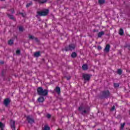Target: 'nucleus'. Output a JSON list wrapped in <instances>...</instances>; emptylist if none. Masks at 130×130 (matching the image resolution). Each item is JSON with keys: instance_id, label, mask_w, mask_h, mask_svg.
<instances>
[{"instance_id": "obj_1", "label": "nucleus", "mask_w": 130, "mask_h": 130, "mask_svg": "<svg viewBox=\"0 0 130 130\" xmlns=\"http://www.w3.org/2000/svg\"><path fill=\"white\" fill-rule=\"evenodd\" d=\"M37 91L40 96H47L48 95V90L47 89H43L42 87H38Z\"/></svg>"}, {"instance_id": "obj_2", "label": "nucleus", "mask_w": 130, "mask_h": 130, "mask_svg": "<svg viewBox=\"0 0 130 130\" xmlns=\"http://www.w3.org/2000/svg\"><path fill=\"white\" fill-rule=\"evenodd\" d=\"M79 111H82L81 114H86V113H88V111L90 110V107L88 106H86L85 107L83 106V105L80 106L78 108Z\"/></svg>"}, {"instance_id": "obj_3", "label": "nucleus", "mask_w": 130, "mask_h": 130, "mask_svg": "<svg viewBox=\"0 0 130 130\" xmlns=\"http://www.w3.org/2000/svg\"><path fill=\"white\" fill-rule=\"evenodd\" d=\"M109 96H110V92H109V90H104L102 92L100 98L101 99H107Z\"/></svg>"}, {"instance_id": "obj_4", "label": "nucleus", "mask_w": 130, "mask_h": 130, "mask_svg": "<svg viewBox=\"0 0 130 130\" xmlns=\"http://www.w3.org/2000/svg\"><path fill=\"white\" fill-rule=\"evenodd\" d=\"M49 13V10L48 9H45L41 11H38L37 14L40 17L47 16Z\"/></svg>"}, {"instance_id": "obj_5", "label": "nucleus", "mask_w": 130, "mask_h": 130, "mask_svg": "<svg viewBox=\"0 0 130 130\" xmlns=\"http://www.w3.org/2000/svg\"><path fill=\"white\" fill-rule=\"evenodd\" d=\"M10 103H11V99H10L9 98H7L4 100V105L6 106V107H8V106L10 105Z\"/></svg>"}, {"instance_id": "obj_6", "label": "nucleus", "mask_w": 130, "mask_h": 130, "mask_svg": "<svg viewBox=\"0 0 130 130\" xmlns=\"http://www.w3.org/2000/svg\"><path fill=\"white\" fill-rule=\"evenodd\" d=\"M26 120H27L28 123L32 124V123H34L35 120L33 118H31L30 116H27L26 117Z\"/></svg>"}, {"instance_id": "obj_7", "label": "nucleus", "mask_w": 130, "mask_h": 130, "mask_svg": "<svg viewBox=\"0 0 130 130\" xmlns=\"http://www.w3.org/2000/svg\"><path fill=\"white\" fill-rule=\"evenodd\" d=\"M83 78L85 80V81H90L91 77L89 74H83Z\"/></svg>"}, {"instance_id": "obj_8", "label": "nucleus", "mask_w": 130, "mask_h": 130, "mask_svg": "<svg viewBox=\"0 0 130 130\" xmlns=\"http://www.w3.org/2000/svg\"><path fill=\"white\" fill-rule=\"evenodd\" d=\"M11 127L13 130L16 129V122L15 121H11Z\"/></svg>"}, {"instance_id": "obj_9", "label": "nucleus", "mask_w": 130, "mask_h": 130, "mask_svg": "<svg viewBox=\"0 0 130 130\" xmlns=\"http://www.w3.org/2000/svg\"><path fill=\"white\" fill-rule=\"evenodd\" d=\"M109 50H110V45L109 44H107L106 45V47L104 50V51H105V52H106L107 53H108V52H109Z\"/></svg>"}, {"instance_id": "obj_10", "label": "nucleus", "mask_w": 130, "mask_h": 130, "mask_svg": "<svg viewBox=\"0 0 130 130\" xmlns=\"http://www.w3.org/2000/svg\"><path fill=\"white\" fill-rule=\"evenodd\" d=\"M105 34V32L104 31L99 32L98 34V37L99 38H101L102 37V36H103V35H104Z\"/></svg>"}, {"instance_id": "obj_11", "label": "nucleus", "mask_w": 130, "mask_h": 130, "mask_svg": "<svg viewBox=\"0 0 130 130\" xmlns=\"http://www.w3.org/2000/svg\"><path fill=\"white\" fill-rule=\"evenodd\" d=\"M44 98L43 96L39 97L38 99V102H39V103H42L44 102Z\"/></svg>"}, {"instance_id": "obj_12", "label": "nucleus", "mask_w": 130, "mask_h": 130, "mask_svg": "<svg viewBox=\"0 0 130 130\" xmlns=\"http://www.w3.org/2000/svg\"><path fill=\"white\" fill-rule=\"evenodd\" d=\"M69 49L72 50H75V48H76V46H75V44H70L69 45Z\"/></svg>"}, {"instance_id": "obj_13", "label": "nucleus", "mask_w": 130, "mask_h": 130, "mask_svg": "<svg viewBox=\"0 0 130 130\" xmlns=\"http://www.w3.org/2000/svg\"><path fill=\"white\" fill-rule=\"evenodd\" d=\"M55 92H56V93L59 95V94H60V88L59 87H56L55 89Z\"/></svg>"}, {"instance_id": "obj_14", "label": "nucleus", "mask_w": 130, "mask_h": 130, "mask_svg": "<svg viewBox=\"0 0 130 130\" xmlns=\"http://www.w3.org/2000/svg\"><path fill=\"white\" fill-rule=\"evenodd\" d=\"M8 17H9V18L11 19V20H13L14 21L16 20V19L15 18V17H14V15L8 14H7Z\"/></svg>"}, {"instance_id": "obj_15", "label": "nucleus", "mask_w": 130, "mask_h": 130, "mask_svg": "<svg viewBox=\"0 0 130 130\" xmlns=\"http://www.w3.org/2000/svg\"><path fill=\"white\" fill-rule=\"evenodd\" d=\"M82 69L83 71H87L88 70V65L87 64H84L82 66Z\"/></svg>"}, {"instance_id": "obj_16", "label": "nucleus", "mask_w": 130, "mask_h": 130, "mask_svg": "<svg viewBox=\"0 0 130 130\" xmlns=\"http://www.w3.org/2000/svg\"><path fill=\"white\" fill-rule=\"evenodd\" d=\"M34 56L35 57H39V56H40V51H38V52H35Z\"/></svg>"}, {"instance_id": "obj_17", "label": "nucleus", "mask_w": 130, "mask_h": 130, "mask_svg": "<svg viewBox=\"0 0 130 130\" xmlns=\"http://www.w3.org/2000/svg\"><path fill=\"white\" fill-rule=\"evenodd\" d=\"M123 34H124L123 29L122 28H120L119 30V35H120L121 36H122Z\"/></svg>"}, {"instance_id": "obj_18", "label": "nucleus", "mask_w": 130, "mask_h": 130, "mask_svg": "<svg viewBox=\"0 0 130 130\" xmlns=\"http://www.w3.org/2000/svg\"><path fill=\"white\" fill-rule=\"evenodd\" d=\"M105 4V0H99V4L101 6V5H104Z\"/></svg>"}, {"instance_id": "obj_19", "label": "nucleus", "mask_w": 130, "mask_h": 130, "mask_svg": "<svg viewBox=\"0 0 130 130\" xmlns=\"http://www.w3.org/2000/svg\"><path fill=\"white\" fill-rule=\"evenodd\" d=\"M77 53L73 52L71 54V57H72L73 58H75V57H77Z\"/></svg>"}, {"instance_id": "obj_20", "label": "nucleus", "mask_w": 130, "mask_h": 130, "mask_svg": "<svg viewBox=\"0 0 130 130\" xmlns=\"http://www.w3.org/2000/svg\"><path fill=\"white\" fill-rule=\"evenodd\" d=\"M8 43L9 45H12L14 44V40H10L9 41H8Z\"/></svg>"}, {"instance_id": "obj_21", "label": "nucleus", "mask_w": 130, "mask_h": 130, "mask_svg": "<svg viewBox=\"0 0 130 130\" xmlns=\"http://www.w3.org/2000/svg\"><path fill=\"white\" fill-rule=\"evenodd\" d=\"M117 74H118V75H119L120 76V75L122 74V70H121V69H118L117 71Z\"/></svg>"}, {"instance_id": "obj_22", "label": "nucleus", "mask_w": 130, "mask_h": 130, "mask_svg": "<svg viewBox=\"0 0 130 130\" xmlns=\"http://www.w3.org/2000/svg\"><path fill=\"white\" fill-rule=\"evenodd\" d=\"M28 38H29V39L30 40H34V39H35V37H34V36H32V35H29V36H28Z\"/></svg>"}, {"instance_id": "obj_23", "label": "nucleus", "mask_w": 130, "mask_h": 130, "mask_svg": "<svg viewBox=\"0 0 130 130\" xmlns=\"http://www.w3.org/2000/svg\"><path fill=\"white\" fill-rule=\"evenodd\" d=\"M124 125H125V123H121L120 129L123 130V127H124Z\"/></svg>"}, {"instance_id": "obj_24", "label": "nucleus", "mask_w": 130, "mask_h": 130, "mask_svg": "<svg viewBox=\"0 0 130 130\" xmlns=\"http://www.w3.org/2000/svg\"><path fill=\"white\" fill-rule=\"evenodd\" d=\"M47 2V0H43V1H39V4H45Z\"/></svg>"}, {"instance_id": "obj_25", "label": "nucleus", "mask_w": 130, "mask_h": 130, "mask_svg": "<svg viewBox=\"0 0 130 130\" xmlns=\"http://www.w3.org/2000/svg\"><path fill=\"white\" fill-rule=\"evenodd\" d=\"M19 30L20 32H23V31H24V27H23V26H19Z\"/></svg>"}, {"instance_id": "obj_26", "label": "nucleus", "mask_w": 130, "mask_h": 130, "mask_svg": "<svg viewBox=\"0 0 130 130\" xmlns=\"http://www.w3.org/2000/svg\"><path fill=\"white\" fill-rule=\"evenodd\" d=\"M5 127V125L3 123V122H0V128H4Z\"/></svg>"}, {"instance_id": "obj_27", "label": "nucleus", "mask_w": 130, "mask_h": 130, "mask_svg": "<svg viewBox=\"0 0 130 130\" xmlns=\"http://www.w3.org/2000/svg\"><path fill=\"white\" fill-rule=\"evenodd\" d=\"M44 129V130H49V129H50V127L47 125H45Z\"/></svg>"}, {"instance_id": "obj_28", "label": "nucleus", "mask_w": 130, "mask_h": 130, "mask_svg": "<svg viewBox=\"0 0 130 130\" xmlns=\"http://www.w3.org/2000/svg\"><path fill=\"white\" fill-rule=\"evenodd\" d=\"M114 88H118L119 87V84L118 83H114Z\"/></svg>"}, {"instance_id": "obj_29", "label": "nucleus", "mask_w": 130, "mask_h": 130, "mask_svg": "<svg viewBox=\"0 0 130 130\" xmlns=\"http://www.w3.org/2000/svg\"><path fill=\"white\" fill-rule=\"evenodd\" d=\"M5 75H6V71L5 70H3L2 72V77H5Z\"/></svg>"}, {"instance_id": "obj_30", "label": "nucleus", "mask_w": 130, "mask_h": 130, "mask_svg": "<svg viewBox=\"0 0 130 130\" xmlns=\"http://www.w3.org/2000/svg\"><path fill=\"white\" fill-rule=\"evenodd\" d=\"M32 2H30L29 3H28L27 5H26V8H29V7H30V6H32Z\"/></svg>"}, {"instance_id": "obj_31", "label": "nucleus", "mask_w": 130, "mask_h": 130, "mask_svg": "<svg viewBox=\"0 0 130 130\" xmlns=\"http://www.w3.org/2000/svg\"><path fill=\"white\" fill-rule=\"evenodd\" d=\"M65 50L66 51H69V50H70L69 46L65 47Z\"/></svg>"}, {"instance_id": "obj_32", "label": "nucleus", "mask_w": 130, "mask_h": 130, "mask_svg": "<svg viewBox=\"0 0 130 130\" xmlns=\"http://www.w3.org/2000/svg\"><path fill=\"white\" fill-rule=\"evenodd\" d=\"M16 53L17 54H20V53H21V51L20 50H17L16 51Z\"/></svg>"}, {"instance_id": "obj_33", "label": "nucleus", "mask_w": 130, "mask_h": 130, "mask_svg": "<svg viewBox=\"0 0 130 130\" xmlns=\"http://www.w3.org/2000/svg\"><path fill=\"white\" fill-rule=\"evenodd\" d=\"M115 109V106H113L110 109L111 111H113Z\"/></svg>"}, {"instance_id": "obj_34", "label": "nucleus", "mask_w": 130, "mask_h": 130, "mask_svg": "<svg viewBox=\"0 0 130 130\" xmlns=\"http://www.w3.org/2000/svg\"><path fill=\"white\" fill-rule=\"evenodd\" d=\"M46 117H47V118H50V117H51V115L48 114L46 116Z\"/></svg>"}, {"instance_id": "obj_35", "label": "nucleus", "mask_w": 130, "mask_h": 130, "mask_svg": "<svg viewBox=\"0 0 130 130\" xmlns=\"http://www.w3.org/2000/svg\"><path fill=\"white\" fill-rule=\"evenodd\" d=\"M98 50H101V49H102V47H101V46H98Z\"/></svg>"}, {"instance_id": "obj_36", "label": "nucleus", "mask_w": 130, "mask_h": 130, "mask_svg": "<svg viewBox=\"0 0 130 130\" xmlns=\"http://www.w3.org/2000/svg\"><path fill=\"white\" fill-rule=\"evenodd\" d=\"M35 40L36 41V42H40L39 40L38 39V38H35Z\"/></svg>"}, {"instance_id": "obj_37", "label": "nucleus", "mask_w": 130, "mask_h": 130, "mask_svg": "<svg viewBox=\"0 0 130 130\" xmlns=\"http://www.w3.org/2000/svg\"><path fill=\"white\" fill-rule=\"evenodd\" d=\"M20 15H22V17H24V13H19Z\"/></svg>"}, {"instance_id": "obj_38", "label": "nucleus", "mask_w": 130, "mask_h": 130, "mask_svg": "<svg viewBox=\"0 0 130 130\" xmlns=\"http://www.w3.org/2000/svg\"><path fill=\"white\" fill-rule=\"evenodd\" d=\"M66 78H67V79L68 80L71 79V77H66Z\"/></svg>"}, {"instance_id": "obj_39", "label": "nucleus", "mask_w": 130, "mask_h": 130, "mask_svg": "<svg viewBox=\"0 0 130 130\" xmlns=\"http://www.w3.org/2000/svg\"><path fill=\"white\" fill-rule=\"evenodd\" d=\"M11 13H12V14H14V13H15V11H14V10H11Z\"/></svg>"}, {"instance_id": "obj_40", "label": "nucleus", "mask_w": 130, "mask_h": 130, "mask_svg": "<svg viewBox=\"0 0 130 130\" xmlns=\"http://www.w3.org/2000/svg\"><path fill=\"white\" fill-rule=\"evenodd\" d=\"M93 32H98V30L93 29Z\"/></svg>"}, {"instance_id": "obj_41", "label": "nucleus", "mask_w": 130, "mask_h": 130, "mask_svg": "<svg viewBox=\"0 0 130 130\" xmlns=\"http://www.w3.org/2000/svg\"><path fill=\"white\" fill-rule=\"evenodd\" d=\"M1 63L2 64H4L5 63V62H4V61H1Z\"/></svg>"}, {"instance_id": "obj_42", "label": "nucleus", "mask_w": 130, "mask_h": 130, "mask_svg": "<svg viewBox=\"0 0 130 130\" xmlns=\"http://www.w3.org/2000/svg\"><path fill=\"white\" fill-rule=\"evenodd\" d=\"M1 2H5V1H6V0H1Z\"/></svg>"}, {"instance_id": "obj_43", "label": "nucleus", "mask_w": 130, "mask_h": 130, "mask_svg": "<svg viewBox=\"0 0 130 130\" xmlns=\"http://www.w3.org/2000/svg\"><path fill=\"white\" fill-rule=\"evenodd\" d=\"M1 130H4V128H1Z\"/></svg>"}, {"instance_id": "obj_44", "label": "nucleus", "mask_w": 130, "mask_h": 130, "mask_svg": "<svg viewBox=\"0 0 130 130\" xmlns=\"http://www.w3.org/2000/svg\"><path fill=\"white\" fill-rule=\"evenodd\" d=\"M34 1H35V2H36V1H37V0H34Z\"/></svg>"}]
</instances>
